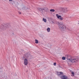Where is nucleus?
Instances as JSON below:
<instances>
[{
	"label": "nucleus",
	"instance_id": "obj_1",
	"mask_svg": "<svg viewBox=\"0 0 79 79\" xmlns=\"http://www.w3.org/2000/svg\"><path fill=\"white\" fill-rule=\"evenodd\" d=\"M68 60H69V62H71V63H76L79 61V57L78 58H75L73 57H72Z\"/></svg>",
	"mask_w": 79,
	"mask_h": 79
},
{
	"label": "nucleus",
	"instance_id": "obj_2",
	"mask_svg": "<svg viewBox=\"0 0 79 79\" xmlns=\"http://www.w3.org/2000/svg\"><path fill=\"white\" fill-rule=\"evenodd\" d=\"M8 27H9V25L8 24H5L4 25H1L0 26V31L6 30Z\"/></svg>",
	"mask_w": 79,
	"mask_h": 79
},
{
	"label": "nucleus",
	"instance_id": "obj_3",
	"mask_svg": "<svg viewBox=\"0 0 79 79\" xmlns=\"http://www.w3.org/2000/svg\"><path fill=\"white\" fill-rule=\"evenodd\" d=\"M59 27L61 30H65L66 26H64L63 24H60L59 25Z\"/></svg>",
	"mask_w": 79,
	"mask_h": 79
},
{
	"label": "nucleus",
	"instance_id": "obj_4",
	"mask_svg": "<svg viewBox=\"0 0 79 79\" xmlns=\"http://www.w3.org/2000/svg\"><path fill=\"white\" fill-rule=\"evenodd\" d=\"M56 16L57 17L58 19H59L60 20L62 21L63 19V17H61V15H58V14H56Z\"/></svg>",
	"mask_w": 79,
	"mask_h": 79
},
{
	"label": "nucleus",
	"instance_id": "obj_5",
	"mask_svg": "<svg viewBox=\"0 0 79 79\" xmlns=\"http://www.w3.org/2000/svg\"><path fill=\"white\" fill-rule=\"evenodd\" d=\"M24 56L26 58H29V56H30V54H29V52L26 53L25 54Z\"/></svg>",
	"mask_w": 79,
	"mask_h": 79
},
{
	"label": "nucleus",
	"instance_id": "obj_6",
	"mask_svg": "<svg viewBox=\"0 0 79 79\" xmlns=\"http://www.w3.org/2000/svg\"><path fill=\"white\" fill-rule=\"evenodd\" d=\"M24 64L26 66L28 64V62H27V60L26 59H25L24 60Z\"/></svg>",
	"mask_w": 79,
	"mask_h": 79
},
{
	"label": "nucleus",
	"instance_id": "obj_7",
	"mask_svg": "<svg viewBox=\"0 0 79 79\" xmlns=\"http://www.w3.org/2000/svg\"><path fill=\"white\" fill-rule=\"evenodd\" d=\"M62 78L63 79H68V77L66 76V75H63L61 76Z\"/></svg>",
	"mask_w": 79,
	"mask_h": 79
},
{
	"label": "nucleus",
	"instance_id": "obj_8",
	"mask_svg": "<svg viewBox=\"0 0 79 79\" xmlns=\"http://www.w3.org/2000/svg\"><path fill=\"white\" fill-rule=\"evenodd\" d=\"M62 11L64 13H66L68 12V10L67 9L65 8V9H63Z\"/></svg>",
	"mask_w": 79,
	"mask_h": 79
},
{
	"label": "nucleus",
	"instance_id": "obj_9",
	"mask_svg": "<svg viewBox=\"0 0 79 79\" xmlns=\"http://www.w3.org/2000/svg\"><path fill=\"white\" fill-rule=\"evenodd\" d=\"M58 75L59 76H62L63 75V72H59L57 73Z\"/></svg>",
	"mask_w": 79,
	"mask_h": 79
},
{
	"label": "nucleus",
	"instance_id": "obj_10",
	"mask_svg": "<svg viewBox=\"0 0 79 79\" xmlns=\"http://www.w3.org/2000/svg\"><path fill=\"white\" fill-rule=\"evenodd\" d=\"M54 24H57V25H60V22H59L57 21H56L55 22H54Z\"/></svg>",
	"mask_w": 79,
	"mask_h": 79
},
{
	"label": "nucleus",
	"instance_id": "obj_11",
	"mask_svg": "<svg viewBox=\"0 0 79 79\" xmlns=\"http://www.w3.org/2000/svg\"><path fill=\"white\" fill-rule=\"evenodd\" d=\"M43 21H44V23L47 22V19H45L44 18H43Z\"/></svg>",
	"mask_w": 79,
	"mask_h": 79
},
{
	"label": "nucleus",
	"instance_id": "obj_12",
	"mask_svg": "<svg viewBox=\"0 0 79 79\" xmlns=\"http://www.w3.org/2000/svg\"><path fill=\"white\" fill-rule=\"evenodd\" d=\"M47 31L48 32H49L50 31V28H48L47 29Z\"/></svg>",
	"mask_w": 79,
	"mask_h": 79
},
{
	"label": "nucleus",
	"instance_id": "obj_13",
	"mask_svg": "<svg viewBox=\"0 0 79 79\" xmlns=\"http://www.w3.org/2000/svg\"><path fill=\"white\" fill-rule=\"evenodd\" d=\"M71 74H72V75H71L72 76H73V77L74 76V72H72Z\"/></svg>",
	"mask_w": 79,
	"mask_h": 79
},
{
	"label": "nucleus",
	"instance_id": "obj_14",
	"mask_svg": "<svg viewBox=\"0 0 79 79\" xmlns=\"http://www.w3.org/2000/svg\"><path fill=\"white\" fill-rule=\"evenodd\" d=\"M35 44H38L39 43V41L38 40H35Z\"/></svg>",
	"mask_w": 79,
	"mask_h": 79
},
{
	"label": "nucleus",
	"instance_id": "obj_15",
	"mask_svg": "<svg viewBox=\"0 0 79 79\" xmlns=\"http://www.w3.org/2000/svg\"><path fill=\"white\" fill-rule=\"evenodd\" d=\"M50 11L52 12H54V11H55V10L52 9H51L50 10Z\"/></svg>",
	"mask_w": 79,
	"mask_h": 79
},
{
	"label": "nucleus",
	"instance_id": "obj_16",
	"mask_svg": "<svg viewBox=\"0 0 79 79\" xmlns=\"http://www.w3.org/2000/svg\"><path fill=\"white\" fill-rule=\"evenodd\" d=\"M51 21L52 23H53L54 24L55 21H54V20H53V19H51Z\"/></svg>",
	"mask_w": 79,
	"mask_h": 79
},
{
	"label": "nucleus",
	"instance_id": "obj_17",
	"mask_svg": "<svg viewBox=\"0 0 79 79\" xmlns=\"http://www.w3.org/2000/svg\"><path fill=\"white\" fill-rule=\"evenodd\" d=\"M39 10L40 11L42 10V11H44V10H45V9H40Z\"/></svg>",
	"mask_w": 79,
	"mask_h": 79
},
{
	"label": "nucleus",
	"instance_id": "obj_18",
	"mask_svg": "<svg viewBox=\"0 0 79 79\" xmlns=\"http://www.w3.org/2000/svg\"><path fill=\"white\" fill-rule=\"evenodd\" d=\"M62 60H65V59H66V58H65V57H62Z\"/></svg>",
	"mask_w": 79,
	"mask_h": 79
},
{
	"label": "nucleus",
	"instance_id": "obj_19",
	"mask_svg": "<svg viewBox=\"0 0 79 79\" xmlns=\"http://www.w3.org/2000/svg\"><path fill=\"white\" fill-rule=\"evenodd\" d=\"M56 63H54V64H53V65H54V66H56Z\"/></svg>",
	"mask_w": 79,
	"mask_h": 79
},
{
	"label": "nucleus",
	"instance_id": "obj_20",
	"mask_svg": "<svg viewBox=\"0 0 79 79\" xmlns=\"http://www.w3.org/2000/svg\"><path fill=\"white\" fill-rule=\"evenodd\" d=\"M19 14H20V15H21V13L20 12H19Z\"/></svg>",
	"mask_w": 79,
	"mask_h": 79
},
{
	"label": "nucleus",
	"instance_id": "obj_21",
	"mask_svg": "<svg viewBox=\"0 0 79 79\" xmlns=\"http://www.w3.org/2000/svg\"><path fill=\"white\" fill-rule=\"evenodd\" d=\"M0 22H2V20H1V19H0Z\"/></svg>",
	"mask_w": 79,
	"mask_h": 79
},
{
	"label": "nucleus",
	"instance_id": "obj_22",
	"mask_svg": "<svg viewBox=\"0 0 79 79\" xmlns=\"http://www.w3.org/2000/svg\"><path fill=\"white\" fill-rule=\"evenodd\" d=\"M9 1H12V0H9Z\"/></svg>",
	"mask_w": 79,
	"mask_h": 79
},
{
	"label": "nucleus",
	"instance_id": "obj_23",
	"mask_svg": "<svg viewBox=\"0 0 79 79\" xmlns=\"http://www.w3.org/2000/svg\"><path fill=\"white\" fill-rule=\"evenodd\" d=\"M68 64H70L69 63V62H68Z\"/></svg>",
	"mask_w": 79,
	"mask_h": 79
},
{
	"label": "nucleus",
	"instance_id": "obj_24",
	"mask_svg": "<svg viewBox=\"0 0 79 79\" xmlns=\"http://www.w3.org/2000/svg\"><path fill=\"white\" fill-rule=\"evenodd\" d=\"M24 57H23V59H22V60H24Z\"/></svg>",
	"mask_w": 79,
	"mask_h": 79
}]
</instances>
